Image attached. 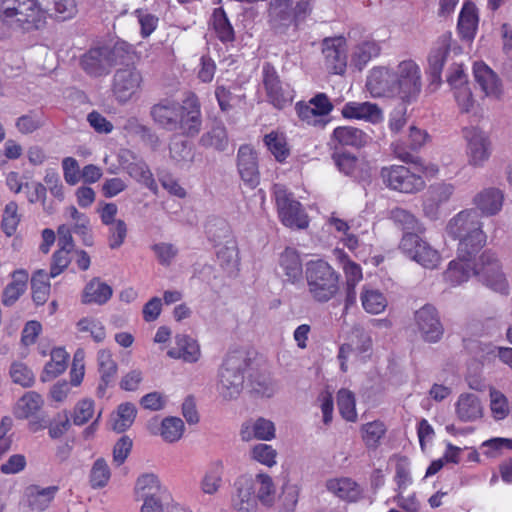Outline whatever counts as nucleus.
<instances>
[{
	"label": "nucleus",
	"instance_id": "obj_1",
	"mask_svg": "<svg viewBox=\"0 0 512 512\" xmlns=\"http://www.w3.org/2000/svg\"><path fill=\"white\" fill-rule=\"evenodd\" d=\"M482 227L480 213L474 208L462 210L449 220L446 230L450 237L459 240L460 258L476 256L484 247L487 237Z\"/></svg>",
	"mask_w": 512,
	"mask_h": 512
},
{
	"label": "nucleus",
	"instance_id": "obj_2",
	"mask_svg": "<svg viewBox=\"0 0 512 512\" xmlns=\"http://www.w3.org/2000/svg\"><path fill=\"white\" fill-rule=\"evenodd\" d=\"M252 359L245 349L230 350L219 369L217 391L226 401L237 399L244 387Z\"/></svg>",
	"mask_w": 512,
	"mask_h": 512
},
{
	"label": "nucleus",
	"instance_id": "obj_3",
	"mask_svg": "<svg viewBox=\"0 0 512 512\" xmlns=\"http://www.w3.org/2000/svg\"><path fill=\"white\" fill-rule=\"evenodd\" d=\"M42 0H0V25L37 30L45 24Z\"/></svg>",
	"mask_w": 512,
	"mask_h": 512
},
{
	"label": "nucleus",
	"instance_id": "obj_4",
	"mask_svg": "<svg viewBox=\"0 0 512 512\" xmlns=\"http://www.w3.org/2000/svg\"><path fill=\"white\" fill-rule=\"evenodd\" d=\"M305 278L308 293L318 303H326L339 291L340 275L324 260L309 261L306 264Z\"/></svg>",
	"mask_w": 512,
	"mask_h": 512
},
{
	"label": "nucleus",
	"instance_id": "obj_5",
	"mask_svg": "<svg viewBox=\"0 0 512 512\" xmlns=\"http://www.w3.org/2000/svg\"><path fill=\"white\" fill-rule=\"evenodd\" d=\"M473 264V275L476 276L483 285L502 295L509 293V285L506 276L494 252L485 250L480 255L477 262L473 261Z\"/></svg>",
	"mask_w": 512,
	"mask_h": 512
},
{
	"label": "nucleus",
	"instance_id": "obj_6",
	"mask_svg": "<svg viewBox=\"0 0 512 512\" xmlns=\"http://www.w3.org/2000/svg\"><path fill=\"white\" fill-rule=\"evenodd\" d=\"M273 194L277 206L279 218L283 225L290 228L304 229L309 221L302 205L297 201L293 193L282 184L273 186Z\"/></svg>",
	"mask_w": 512,
	"mask_h": 512
},
{
	"label": "nucleus",
	"instance_id": "obj_7",
	"mask_svg": "<svg viewBox=\"0 0 512 512\" xmlns=\"http://www.w3.org/2000/svg\"><path fill=\"white\" fill-rule=\"evenodd\" d=\"M394 70L397 97L407 104L417 101L422 91L419 66L413 60H404Z\"/></svg>",
	"mask_w": 512,
	"mask_h": 512
},
{
	"label": "nucleus",
	"instance_id": "obj_8",
	"mask_svg": "<svg viewBox=\"0 0 512 512\" xmlns=\"http://www.w3.org/2000/svg\"><path fill=\"white\" fill-rule=\"evenodd\" d=\"M423 232H406L403 234L399 249L411 260L424 268L434 269L440 262V254L427 241L420 237Z\"/></svg>",
	"mask_w": 512,
	"mask_h": 512
},
{
	"label": "nucleus",
	"instance_id": "obj_9",
	"mask_svg": "<svg viewBox=\"0 0 512 512\" xmlns=\"http://www.w3.org/2000/svg\"><path fill=\"white\" fill-rule=\"evenodd\" d=\"M383 183L390 189L402 193H417L425 187L421 175L415 174L402 165L383 167L380 171Z\"/></svg>",
	"mask_w": 512,
	"mask_h": 512
},
{
	"label": "nucleus",
	"instance_id": "obj_10",
	"mask_svg": "<svg viewBox=\"0 0 512 512\" xmlns=\"http://www.w3.org/2000/svg\"><path fill=\"white\" fill-rule=\"evenodd\" d=\"M415 323L422 338L426 342H438L444 333V327L440 321L436 308L426 304L415 312Z\"/></svg>",
	"mask_w": 512,
	"mask_h": 512
},
{
	"label": "nucleus",
	"instance_id": "obj_11",
	"mask_svg": "<svg viewBox=\"0 0 512 512\" xmlns=\"http://www.w3.org/2000/svg\"><path fill=\"white\" fill-rule=\"evenodd\" d=\"M464 138L467 141V155L470 165L481 167L491 155V142L488 136L475 127L463 130Z\"/></svg>",
	"mask_w": 512,
	"mask_h": 512
},
{
	"label": "nucleus",
	"instance_id": "obj_12",
	"mask_svg": "<svg viewBox=\"0 0 512 512\" xmlns=\"http://www.w3.org/2000/svg\"><path fill=\"white\" fill-rule=\"evenodd\" d=\"M116 62L115 50L103 46L90 49L82 57L81 66L89 75L99 77L108 74Z\"/></svg>",
	"mask_w": 512,
	"mask_h": 512
},
{
	"label": "nucleus",
	"instance_id": "obj_13",
	"mask_svg": "<svg viewBox=\"0 0 512 512\" xmlns=\"http://www.w3.org/2000/svg\"><path fill=\"white\" fill-rule=\"evenodd\" d=\"M395 77L394 69L374 67L367 77L366 88L373 97H397Z\"/></svg>",
	"mask_w": 512,
	"mask_h": 512
},
{
	"label": "nucleus",
	"instance_id": "obj_14",
	"mask_svg": "<svg viewBox=\"0 0 512 512\" xmlns=\"http://www.w3.org/2000/svg\"><path fill=\"white\" fill-rule=\"evenodd\" d=\"M182 105L173 99L164 98L150 108V117L153 122L167 131H176L179 127Z\"/></svg>",
	"mask_w": 512,
	"mask_h": 512
},
{
	"label": "nucleus",
	"instance_id": "obj_15",
	"mask_svg": "<svg viewBox=\"0 0 512 512\" xmlns=\"http://www.w3.org/2000/svg\"><path fill=\"white\" fill-rule=\"evenodd\" d=\"M262 74V82L268 101L278 109L284 108L292 101V96L289 91L283 88L275 67L269 62H265L262 67Z\"/></svg>",
	"mask_w": 512,
	"mask_h": 512
},
{
	"label": "nucleus",
	"instance_id": "obj_16",
	"mask_svg": "<svg viewBox=\"0 0 512 512\" xmlns=\"http://www.w3.org/2000/svg\"><path fill=\"white\" fill-rule=\"evenodd\" d=\"M325 65L334 74L342 75L347 67V46L344 37H329L322 41Z\"/></svg>",
	"mask_w": 512,
	"mask_h": 512
},
{
	"label": "nucleus",
	"instance_id": "obj_17",
	"mask_svg": "<svg viewBox=\"0 0 512 512\" xmlns=\"http://www.w3.org/2000/svg\"><path fill=\"white\" fill-rule=\"evenodd\" d=\"M59 487L56 485L42 487L31 484L24 489L21 504L32 512H43L47 510L55 499Z\"/></svg>",
	"mask_w": 512,
	"mask_h": 512
},
{
	"label": "nucleus",
	"instance_id": "obj_18",
	"mask_svg": "<svg viewBox=\"0 0 512 512\" xmlns=\"http://www.w3.org/2000/svg\"><path fill=\"white\" fill-rule=\"evenodd\" d=\"M451 41L452 35L450 32L442 34L429 53V72L433 81L440 82L443 65L450 51H453L455 54L461 53V48L457 45L452 47Z\"/></svg>",
	"mask_w": 512,
	"mask_h": 512
},
{
	"label": "nucleus",
	"instance_id": "obj_19",
	"mask_svg": "<svg viewBox=\"0 0 512 512\" xmlns=\"http://www.w3.org/2000/svg\"><path fill=\"white\" fill-rule=\"evenodd\" d=\"M237 168L242 181L255 188L260 181L256 151L250 145H241L237 153Z\"/></svg>",
	"mask_w": 512,
	"mask_h": 512
},
{
	"label": "nucleus",
	"instance_id": "obj_20",
	"mask_svg": "<svg viewBox=\"0 0 512 512\" xmlns=\"http://www.w3.org/2000/svg\"><path fill=\"white\" fill-rule=\"evenodd\" d=\"M142 76L135 68H124L116 71L113 81V92L118 101H128L140 88Z\"/></svg>",
	"mask_w": 512,
	"mask_h": 512
},
{
	"label": "nucleus",
	"instance_id": "obj_21",
	"mask_svg": "<svg viewBox=\"0 0 512 512\" xmlns=\"http://www.w3.org/2000/svg\"><path fill=\"white\" fill-rule=\"evenodd\" d=\"M178 130L186 137H195L202 127L200 104L196 96L183 101Z\"/></svg>",
	"mask_w": 512,
	"mask_h": 512
},
{
	"label": "nucleus",
	"instance_id": "obj_22",
	"mask_svg": "<svg viewBox=\"0 0 512 512\" xmlns=\"http://www.w3.org/2000/svg\"><path fill=\"white\" fill-rule=\"evenodd\" d=\"M293 0H270L268 9L269 24L277 34H285L294 27L292 12Z\"/></svg>",
	"mask_w": 512,
	"mask_h": 512
},
{
	"label": "nucleus",
	"instance_id": "obj_23",
	"mask_svg": "<svg viewBox=\"0 0 512 512\" xmlns=\"http://www.w3.org/2000/svg\"><path fill=\"white\" fill-rule=\"evenodd\" d=\"M504 203V192L496 187H487L479 191L473 198V204L480 215H497Z\"/></svg>",
	"mask_w": 512,
	"mask_h": 512
},
{
	"label": "nucleus",
	"instance_id": "obj_24",
	"mask_svg": "<svg viewBox=\"0 0 512 512\" xmlns=\"http://www.w3.org/2000/svg\"><path fill=\"white\" fill-rule=\"evenodd\" d=\"M278 268L280 275L285 277L284 281L286 282L294 284L302 278V261L295 248L286 247L279 255Z\"/></svg>",
	"mask_w": 512,
	"mask_h": 512
},
{
	"label": "nucleus",
	"instance_id": "obj_25",
	"mask_svg": "<svg viewBox=\"0 0 512 512\" xmlns=\"http://www.w3.org/2000/svg\"><path fill=\"white\" fill-rule=\"evenodd\" d=\"M98 371L100 374V382L96 389V395L103 398L106 395L108 387H112L115 383L118 366L113 360L112 355L107 350L98 352Z\"/></svg>",
	"mask_w": 512,
	"mask_h": 512
},
{
	"label": "nucleus",
	"instance_id": "obj_26",
	"mask_svg": "<svg viewBox=\"0 0 512 512\" xmlns=\"http://www.w3.org/2000/svg\"><path fill=\"white\" fill-rule=\"evenodd\" d=\"M332 159L343 174L352 177L355 181L363 185L370 183V173L368 168L359 167L358 159L350 153H333Z\"/></svg>",
	"mask_w": 512,
	"mask_h": 512
},
{
	"label": "nucleus",
	"instance_id": "obj_27",
	"mask_svg": "<svg viewBox=\"0 0 512 512\" xmlns=\"http://www.w3.org/2000/svg\"><path fill=\"white\" fill-rule=\"evenodd\" d=\"M126 154L132 159V161H129L125 156L121 157V164L126 172L137 182L143 184L148 189L155 191L157 189V184L147 164L143 160L137 159L130 151H127Z\"/></svg>",
	"mask_w": 512,
	"mask_h": 512
},
{
	"label": "nucleus",
	"instance_id": "obj_28",
	"mask_svg": "<svg viewBox=\"0 0 512 512\" xmlns=\"http://www.w3.org/2000/svg\"><path fill=\"white\" fill-rule=\"evenodd\" d=\"M473 72L476 82L487 96L499 97L501 95V81L489 66L483 62H476Z\"/></svg>",
	"mask_w": 512,
	"mask_h": 512
},
{
	"label": "nucleus",
	"instance_id": "obj_29",
	"mask_svg": "<svg viewBox=\"0 0 512 512\" xmlns=\"http://www.w3.org/2000/svg\"><path fill=\"white\" fill-rule=\"evenodd\" d=\"M346 119H364L372 123L382 120V111L377 104L370 102H348L342 108Z\"/></svg>",
	"mask_w": 512,
	"mask_h": 512
},
{
	"label": "nucleus",
	"instance_id": "obj_30",
	"mask_svg": "<svg viewBox=\"0 0 512 512\" xmlns=\"http://www.w3.org/2000/svg\"><path fill=\"white\" fill-rule=\"evenodd\" d=\"M175 344V347H172L167 352L169 357L183 359L189 363L198 361L200 348L196 340L185 334H178L175 337Z\"/></svg>",
	"mask_w": 512,
	"mask_h": 512
},
{
	"label": "nucleus",
	"instance_id": "obj_31",
	"mask_svg": "<svg viewBox=\"0 0 512 512\" xmlns=\"http://www.w3.org/2000/svg\"><path fill=\"white\" fill-rule=\"evenodd\" d=\"M474 258L475 256H470L467 259L460 258V255L457 252V259L452 260L449 263V266L444 273L445 280L453 286L466 282L470 276L473 275Z\"/></svg>",
	"mask_w": 512,
	"mask_h": 512
},
{
	"label": "nucleus",
	"instance_id": "obj_32",
	"mask_svg": "<svg viewBox=\"0 0 512 512\" xmlns=\"http://www.w3.org/2000/svg\"><path fill=\"white\" fill-rule=\"evenodd\" d=\"M326 488L338 498L348 502H356L362 496V489L358 483L347 477L328 480Z\"/></svg>",
	"mask_w": 512,
	"mask_h": 512
},
{
	"label": "nucleus",
	"instance_id": "obj_33",
	"mask_svg": "<svg viewBox=\"0 0 512 512\" xmlns=\"http://www.w3.org/2000/svg\"><path fill=\"white\" fill-rule=\"evenodd\" d=\"M333 139L342 146L362 148L371 140V136L365 131L353 126H340L334 129Z\"/></svg>",
	"mask_w": 512,
	"mask_h": 512
},
{
	"label": "nucleus",
	"instance_id": "obj_34",
	"mask_svg": "<svg viewBox=\"0 0 512 512\" xmlns=\"http://www.w3.org/2000/svg\"><path fill=\"white\" fill-rule=\"evenodd\" d=\"M112 295L113 289L110 285L102 282L99 278H93L84 287L82 303L103 305L110 300Z\"/></svg>",
	"mask_w": 512,
	"mask_h": 512
},
{
	"label": "nucleus",
	"instance_id": "obj_35",
	"mask_svg": "<svg viewBox=\"0 0 512 512\" xmlns=\"http://www.w3.org/2000/svg\"><path fill=\"white\" fill-rule=\"evenodd\" d=\"M134 492L136 500L156 496H168L167 489L161 485L158 477L153 473L140 475L136 480Z\"/></svg>",
	"mask_w": 512,
	"mask_h": 512
},
{
	"label": "nucleus",
	"instance_id": "obj_36",
	"mask_svg": "<svg viewBox=\"0 0 512 512\" xmlns=\"http://www.w3.org/2000/svg\"><path fill=\"white\" fill-rule=\"evenodd\" d=\"M198 144L205 149L225 151L229 145L228 133L222 122H216L199 139Z\"/></svg>",
	"mask_w": 512,
	"mask_h": 512
},
{
	"label": "nucleus",
	"instance_id": "obj_37",
	"mask_svg": "<svg viewBox=\"0 0 512 512\" xmlns=\"http://www.w3.org/2000/svg\"><path fill=\"white\" fill-rule=\"evenodd\" d=\"M478 26V15L473 4L467 2L463 5L458 18V32L462 39H474Z\"/></svg>",
	"mask_w": 512,
	"mask_h": 512
},
{
	"label": "nucleus",
	"instance_id": "obj_38",
	"mask_svg": "<svg viewBox=\"0 0 512 512\" xmlns=\"http://www.w3.org/2000/svg\"><path fill=\"white\" fill-rule=\"evenodd\" d=\"M456 413L463 422L474 421L482 415V406L475 394H461L456 403Z\"/></svg>",
	"mask_w": 512,
	"mask_h": 512
},
{
	"label": "nucleus",
	"instance_id": "obj_39",
	"mask_svg": "<svg viewBox=\"0 0 512 512\" xmlns=\"http://www.w3.org/2000/svg\"><path fill=\"white\" fill-rule=\"evenodd\" d=\"M388 218L394 223L396 227L406 232H424L425 228L417 219V217L410 211L395 207L389 211Z\"/></svg>",
	"mask_w": 512,
	"mask_h": 512
},
{
	"label": "nucleus",
	"instance_id": "obj_40",
	"mask_svg": "<svg viewBox=\"0 0 512 512\" xmlns=\"http://www.w3.org/2000/svg\"><path fill=\"white\" fill-rule=\"evenodd\" d=\"M68 353L63 348H55L51 351V360L46 363L41 375L43 382L50 381L63 373L67 367Z\"/></svg>",
	"mask_w": 512,
	"mask_h": 512
},
{
	"label": "nucleus",
	"instance_id": "obj_41",
	"mask_svg": "<svg viewBox=\"0 0 512 512\" xmlns=\"http://www.w3.org/2000/svg\"><path fill=\"white\" fill-rule=\"evenodd\" d=\"M379 54L380 46L375 41H364L354 48L351 65L361 71L373 57Z\"/></svg>",
	"mask_w": 512,
	"mask_h": 512
},
{
	"label": "nucleus",
	"instance_id": "obj_42",
	"mask_svg": "<svg viewBox=\"0 0 512 512\" xmlns=\"http://www.w3.org/2000/svg\"><path fill=\"white\" fill-rule=\"evenodd\" d=\"M44 15H54L57 19L65 21L72 18L76 12L74 0H42Z\"/></svg>",
	"mask_w": 512,
	"mask_h": 512
},
{
	"label": "nucleus",
	"instance_id": "obj_43",
	"mask_svg": "<svg viewBox=\"0 0 512 512\" xmlns=\"http://www.w3.org/2000/svg\"><path fill=\"white\" fill-rule=\"evenodd\" d=\"M224 472L223 463L220 460L213 462L205 472L200 487L203 493L213 495L222 485V476Z\"/></svg>",
	"mask_w": 512,
	"mask_h": 512
},
{
	"label": "nucleus",
	"instance_id": "obj_44",
	"mask_svg": "<svg viewBox=\"0 0 512 512\" xmlns=\"http://www.w3.org/2000/svg\"><path fill=\"white\" fill-rule=\"evenodd\" d=\"M211 21L216 35L222 43L234 41V29L223 8L219 7L214 9Z\"/></svg>",
	"mask_w": 512,
	"mask_h": 512
},
{
	"label": "nucleus",
	"instance_id": "obj_45",
	"mask_svg": "<svg viewBox=\"0 0 512 512\" xmlns=\"http://www.w3.org/2000/svg\"><path fill=\"white\" fill-rule=\"evenodd\" d=\"M454 192V186L449 183H440L430 187L429 198L424 204V211L428 215L440 204L447 202Z\"/></svg>",
	"mask_w": 512,
	"mask_h": 512
},
{
	"label": "nucleus",
	"instance_id": "obj_46",
	"mask_svg": "<svg viewBox=\"0 0 512 512\" xmlns=\"http://www.w3.org/2000/svg\"><path fill=\"white\" fill-rule=\"evenodd\" d=\"M185 425L179 417H165L159 428L160 435L167 443H174L181 439L184 433Z\"/></svg>",
	"mask_w": 512,
	"mask_h": 512
},
{
	"label": "nucleus",
	"instance_id": "obj_47",
	"mask_svg": "<svg viewBox=\"0 0 512 512\" xmlns=\"http://www.w3.org/2000/svg\"><path fill=\"white\" fill-rule=\"evenodd\" d=\"M136 415L137 409L134 404L130 402L120 404L113 420V430L117 433L125 432L134 423Z\"/></svg>",
	"mask_w": 512,
	"mask_h": 512
},
{
	"label": "nucleus",
	"instance_id": "obj_48",
	"mask_svg": "<svg viewBox=\"0 0 512 512\" xmlns=\"http://www.w3.org/2000/svg\"><path fill=\"white\" fill-rule=\"evenodd\" d=\"M45 124L43 114L37 110H30L16 119L15 127L23 135L32 134Z\"/></svg>",
	"mask_w": 512,
	"mask_h": 512
},
{
	"label": "nucleus",
	"instance_id": "obj_49",
	"mask_svg": "<svg viewBox=\"0 0 512 512\" xmlns=\"http://www.w3.org/2000/svg\"><path fill=\"white\" fill-rule=\"evenodd\" d=\"M362 439L369 449H376L380 439L384 436L386 428L383 422L373 421L366 423L361 428Z\"/></svg>",
	"mask_w": 512,
	"mask_h": 512
},
{
	"label": "nucleus",
	"instance_id": "obj_50",
	"mask_svg": "<svg viewBox=\"0 0 512 512\" xmlns=\"http://www.w3.org/2000/svg\"><path fill=\"white\" fill-rule=\"evenodd\" d=\"M361 302L363 308L371 314H379L384 311L387 301L384 295L378 290H364L361 293Z\"/></svg>",
	"mask_w": 512,
	"mask_h": 512
},
{
	"label": "nucleus",
	"instance_id": "obj_51",
	"mask_svg": "<svg viewBox=\"0 0 512 512\" xmlns=\"http://www.w3.org/2000/svg\"><path fill=\"white\" fill-rule=\"evenodd\" d=\"M111 477L110 468L104 458H98L92 465L90 470V484L93 488L105 487Z\"/></svg>",
	"mask_w": 512,
	"mask_h": 512
},
{
	"label": "nucleus",
	"instance_id": "obj_52",
	"mask_svg": "<svg viewBox=\"0 0 512 512\" xmlns=\"http://www.w3.org/2000/svg\"><path fill=\"white\" fill-rule=\"evenodd\" d=\"M264 143L279 162L284 161L290 154L285 137L276 132L265 135Z\"/></svg>",
	"mask_w": 512,
	"mask_h": 512
},
{
	"label": "nucleus",
	"instance_id": "obj_53",
	"mask_svg": "<svg viewBox=\"0 0 512 512\" xmlns=\"http://www.w3.org/2000/svg\"><path fill=\"white\" fill-rule=\"evenodd\" d=\"M256 482L259 485L256 498L265 506H271L275 499V487L272 478L263 473L256 475Z\"/></svg>",
	"mask_w": 512,
	"mask_h": 512
},
{
	"label": "nucleus",
	"instance_id": "obj_54",
	"mask_svg": "<svg viewBox=\"0 0 512 512\" xmlns=\"http://www.w3.org/2000/svg\"><path fill=\"white\" fill-rule=\"evenodd\" d=\"M42 404L43 400L40 394L34 391L27 392L18 401V417H30L41 408Z\"/></svg>",
	"mask_w": 512,
	"mask_h": 512
},
{
	"label": "nucleus",
	"instance_id": "obj_55",
	"mask_svg": "<svg viewBox=\"0 0 512 512\" xmlns=\"http://www.w3.org/2000/svg\"><path fill=\"white\" fill-rule=\"evenodd\" d=\"M337 404L341 416L350 422L357 419L354 394L346 389H341L337 395Z\"/></svg>",
	"mask_w": 512,
	"mask_h": 512
},
{
	"label": "nucleus",
	"instance_id": "obj_56",
	"mask_svg": "<svg viewBox=\"0 0 512 512\" xmlns=\"http://www.w3.org/2000/svg\"><path fill=\"white\" fill-rule=\"evenodd\" d=\"M10 376L15 384L24 388L31 387L34 384V373L28 366L22 362H14L10 367Z\"/></svg>",
	"mask_w": 512,
	"mask_h": 512
},
{
	"label": "nucleus",
	"instance_id": "obj_57",
	"mask_svg": "<svg viewBox=\"0 0 512 512\" xmlns=\"http://www.w3.org/2000/svg\"><path fill=\"white\" fill-rule=\"evenodd\" d=\"M18 205L16 202L11 201L6 204L4 213H3V219L1 223V227L3 232L7 236H12L18 227V224L20 222V218L18 216Z\"/></svg>",
	"mask_w": 512,
	"mask_h": 512
},
{
	"label": "nucleus",
	"instance_id": "obj_58",
	"mask_svg": "<svg viewBox=\"0 0 512 512\" xmlns=\"http://www.w3.org/2000/svg\"><path fill=\"white\" fill-rule=\"evenodd\" d=\"M170 157L178 162H191L193 160V152L187 141L175 137L170 146Z\"/></svg>",
	"mask_w": 512,
	"mask_h": 512
},
{
	"label": "nucleus",
	"instance_id": "obj_59",
	"mask_svg": "<svg viewBox=\"0 0 512 512\" xmlns=\"http://www.w3.org/2000/svg\"><path fill=\"white\" fill-rule=\"evenodd\" d=\"M94 414V402L91 399H82L74 407L71 415L72 421L77 426L86 424Z\"/></svg>",
	"mask_w": 512,
	"mask_h": 512
},
{
	"label": "nucleus",
	"instance_id": "obj_60",
	"mask_svg": "<svg viewBox=\"0 0 512 512\" xmlns=\"http://www.w3.org/2000/svg\"><path fill=\"white\" fill-rule=\"evenodd\" d=\"M250 385L257 394L265 397H271L274 395L276 388L272 379L263 374L252 375L249 374Z\"/></svg>",
	"mask_w": 512,
	"mask_h": 512
},
{
	"label": "nucleus",
	"instance_id": "obj_61",
	"mask_svg": "<svg viewBox=\"0 0 512 512\" xmlns=\"http://www.w3.org/2000/svg\"><path fill=\"white\" fill-rule=\"evenodd\" d=\"M395 481L397 483L398 491L405 490L412 482L409 469V460L405 456H400L397 459L395 468Z\"/></svg>",
	"mask_w": 512,
	"mask_h": 512
},
{
	"label": "nucleus",
	"instance_id": "obj_62",
	"mask_svg": "<svg viewBox=\"0 0 512 512\" xmlns=\"http://www.w3.org/2000/svg\"><path fill=\"white\" fill-rule=\"evenodd\" d=\"M215 97L222 112L232 110L240 101V97L235 95L230 88H226L225 86L216 87Z\"/></svg>",
	"mask_w": 512,
	"mask_h": 512
},
{
	"label": "nucleus",
	"instance_id": "obj_63",
	"mask_svg": "<svg viewBox=\"0 0 512 512\" xmlns=\"http://www.w3.org/2000/svg\"><path fill=\"white\" fill-rule=\"evenodd\" d=\"M253 436L256 439L270 441L275 437V425L271 420L259 417L252 425Z\"/></svg>",
	"mask_w": 512,
	"mask_h": 512
},
{
	"label": "nucleus",
	"instance_id": "obj_64",
	"mask_svg": "<svg viewBox=\"0 0 512 512\" xmlns=\"http://www.w3.org/2000/svg\"><path fill=\"white\" fill-rule=\"evenodd\" d=\"M490 397V407L493 417L496 420H503L508 416L509 413L507 398L504 396V394L496 390H492L490 392Z\"/></svg>",
	"mask_w": 512,
	"mask_h": 512
}]
</instances>
